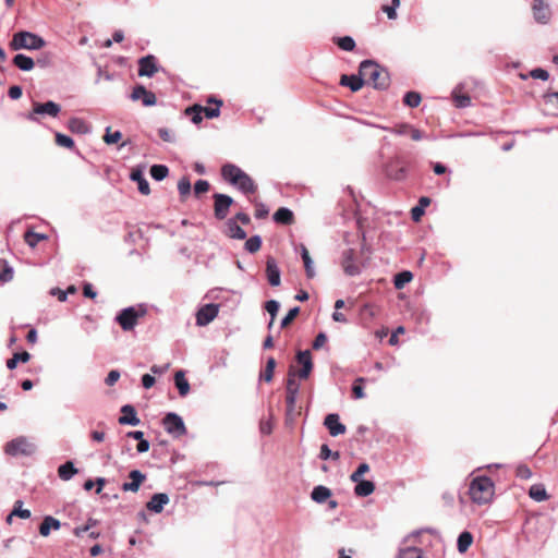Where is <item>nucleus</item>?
<instances>
[{
  "mask_svg": "<svg viewBox=\"0 0 558 558\" xmlns=\"http://www.w3.org/2000/svg\"><path fill=\"white\" fill-rule=\"evenodd\" d=\"M221 177L229 184L235 186L245 195H253L257 191V184L240 167L226 163L221 167Z\"/></svg>",
  "mask_w": 558,
  "mask_h": 558,
  "instance_id": "nucleus-1",
  "label": "nucleus"
},
{
  "mask_svg": "<svg viewBox=\"0 0 558 558\" xmlns=\"http://www.w3.org/2000/svg\"><path fill=\"white\" fill-rule=\"evenodd\" d=\"M469 495L477 505H487L495 495V484L488 476H476L470 482Z\"/></svg>",
  "mask_w": 558,
  "mask_h": 558,
  "instance_id": "nucleus-2",
  "label": "nucleus"
},
{
  "mask_svg": "<svg viewBox=\"0 0 558 558\" xmlns=\"http://www.w3.org/2000/svg\"><path fill=\"white\" fill-rule=\"evenodd\" d=\"M359 73L363 77L365 84L373 85L375 88L385 89L389 85V75L387 71L374 61L365 60L361 62Z\"/></svg>",
  "mask_w": 558,
  "mask_h": 558,
  "instance_id": "nucleus-3",
  "label": "nucleus"
},
{
  "mask_svg": "<svg viewBox=\"0 0 558 558\" xmlns=\"http://www.w3.org/2000/svg\"><path fill=\"white\" fill-rule=\"evenodd\" d=\"M365 248V238L363 236L360 253H356L354 248L343 251L341 266L345 275L356 276L361 272L362 267L365 266V263L361 259Z\"/></svg>",
  "mask_w": 558,
  "mask_h": 558,
  "instance_id": "nucleus-4",
  "label": "nucleus"
},
{
  "mask_svg": "<svg viewBox=\"0 0 558 558\" xmlns=\"http://www.w3.org/2000/svg\"><path fill=\"white\" fill-rule=\"evenodd\" d=\"M45 45L44 38L26 31L15 33L10 41V48L14 51L21 49L38 50L45 47Z\"/></svg>",
  "mask_w": 558,
  "mask_h": 558,
  "instance_id": "nucleus-5",
  "label": "nucleus"
},
{
  "mask_svg": "<svg viewBox=\"0 0 558 558\" xmlns=\"http://www.w3.org/2000/svg\"><path fill=\"white\" fill-rule=\"evenodd\" d=\"M146 313V308L142 305L137 307L131 306L122 310L116 319L123 330L129 331L135 327L138 318L144 317Z\"/></svg>",
  "mask_w": 558,
  "mask_h": 558,
  "instance_id": "nucleus-6",
  "label": "nucleus"
},
{
  "mask_svg": "<svg viewBox=\"0 0 558 558\" xmlns=\"http://www.w3.org/2000/svg\"><path fill=\"white\" fill-rule=\"evenodd\" d=\"M296 373L293 365L290 366L288 372L287 387H286V403L287 412L292 413L295 409L296 397L299 393L300 385L296 383Z\"/></svg>",
  "mask_w": 558,
  "mask_h": 558,
  "instance_id": "nucleus-7",
  "label": "nucleus"
},
{
  "mask_svg": "<svg viewBox=\"0 0 558 558\" xmlns=\"http://www.w3.org/2000/svg\"><path fill=\"white\" fill-rule=\"evenodd\" d=\"M4 451L13 457L31 456L35 451V446L26 437H17L5 445Z\"/></svg>",
  "mask_w": 558,
  "mask_h": 558,
  "instance_id": "nucleus-8",
  "label": "nucleus"
},
{
  "mask_svg": "<svg viewBox=\"0 0 558 558\" xmlns=\"http://www.w3.org/2000/svg\"><path fill=\"white\" fill-rule=\"evenodd\" d=\"M60 111V105L54 101L49 100L47 102H34L32 111L27 114V119L34 122H38L39 114H47L49 117L56 118Z\"/></svg>",
  "mask_w": 558,
  "mask_h": 558,
  "instance_id": "nucleus-9",
  "label": "nucleus"
},
{
  "mask_svg": "<svg viewBox=\"0 0 558 558\" xmlns=\"http://www.w3.org/2000/svg\"><path fill=\"white\" fill-rule=\"evenodd\" d=\"M162 424L167 433L180 437L186 434V427L183 420L175 413H168L162 418Z\"/></svg>",
  "mask_w": 558,
  "mask_h": 558,
  "instance_id": "nucleus-10",
  "label": "nucleus"
},
{
  "mask_svg": "<svg viewBox=\"0 0 558 558\" xmlns=\"http://www.w3.org/2000/svg\"><path fill=\"white\" fill-rule=\"evenodd\" d=\"M214 215L218 220H223L229 213L230 206L233 204L231 196L226 194H214Z\"/></svg>",
  "mask_w": 558,
  "mask_h": 558,
  "instance_id": "nucleus-11",
  "label": "nucleus"
},
{
  "mask_svg": "<svg viewBox=\"0 0 558 558\" xmlns=\"http://www.w3.org/2000/svg\"><path fill=\"white\" fill-rule=\"evenodd\" d=\"M532 13L535 22L547 24L551 19V10L545 0H534L532 4Z\"/></svg>",
  "mask_w": 558,
  "mask_h": 558,
  "instance_id": "nucleus-12",
  "label": "nucleus"
},
{
  "mask_svg": "<svg viewBox=\"0 0 558 558\" xmlns=\"http://www.w3.org/2000/svg\"><path fill=\"white\" fill-rule=\"evenodd\" d=\"M296 363L302 366L299 371L295 369L296 376L301 379L308 378V376L313 369V361H312L311 352L308 350L300 351L296 354Z\"/></svg>",
  "mask_w": 558,
  "mask_h": 558,
  "instance_id": "nucleus-13",
  "label": "nucleus"
},
{
  "mask_svg": "<svg viewBox=\"0 0 558 558\" xmlns=\"http://www.w3.org/2000/svg\"><path fill=\"white\" fill-rule=\"evenodd\" d=\"M131 99L134 101H142L145 107L155 106L157 102L156 95L147 90L143 85H136L131 94Z\"/></svg>",
  "mask_w": 558,
  "mask_h": 558,
  "instance_id": "nucleus-14",
  "label": "nucleus"
},
{
  "mask_svg": "<svg viewBox=\"0 0 558 558\" xmlns=\"http://www.w3.org/2000/svg\"><path fill=\"white\" fill-rule=\"evenodd\" d=\"M219 308L216 304H206L202 306L196 313V324L198 326H206L213 322L218 315Z\"/></svg>",
  "mask_w": 558,
  "mask_h": 558,
  "instance_id": "nucleus-15",
  "label": "nucleus"
},
{
  "mask_svg": "<svg viewBox=\"0 0 558 558\" xmlns=\"http://www.w3.org/2000/svg\"><path fill=\"white\" fill-rule=\"evenodd\" d=\"M324 425L333 437L345 433L347 427L340 422V417L336 413L328 414L324 420Z\"/></svg>",
  "mask_w": 558,
  "mask_h": 558,
  "instance_id": "nucleus-16",
  "label": "nucleus"
},
{
  "mask_svg": "<svg viewBox=\"0 0 558 558\" xmlns=\"http://www.w3.org/2000/svg\"><path fill=\"white\" fill-rule=\"evenodd\" d=\"M158 68L156 58L151 54L143 57L138 60V75L151 77L157 73Z\"/></svg>",
  "mask_w": 558,
  "mask_h": 558,
  "instance_id": "nucleus-17",
  "label": "nucleus"
},
{
  "mask_svg": "<svg viewBox=\"0 0 558 558\" xmlns=\"http://www.w3.org/2000/svg\"><path fill=\"white\" fill-rule=\"evenodd\" d=\"M266 276L270 286L278 287L280 284V270L276 259L271 256H268L266 260Z\"/></svg>",
  "mask_w": 558,
  "mask_h": 558,
  "instance_id": "nucleus-18",
  "label": "nucleus"
},
{
  "mask_svg": "<svg viewBox=\"0 0 558 558\" xmlns=\"http://www.w3.org/2000/svg\"><path fill=\"white\" fill-rule=\"evenodd\" d=\"M122 415L119 417V424L136 426L140 424L135 408L131 404H125L121 408Z\"/></svg>",
  "mask_w": 558,
  "mask_h": 558,
  "instance_id": "nucleus-19",
  "label": "nucleus"
},
{
  "mask_svg": "<svg viewBox=\"0 0 558 558\" xmlns=\"http://www.w3.org/2000/svg\"><path fill=\"white\" fill-rule=\"evenodd\" d=\"M130 179L137 183V189L141 194L148 195L150 193L149 183L144 177L143 169L140 167L133 168L130 173Z\"/></svg>",
  "mask_w": 558,
  "mask_h": 558,
  "instance_id": "nucleus-20",
  "label": "nucleus"
},
{
  "mask_svg": "<svg viewBox=\"0 0 558 558\" xmlns=\"http://www.w3.org/2000/svg\"><path fill=\"white\" fill-rule=\"evenodd\" d=\"M129 477L131 482L124 483L122 485V490L124 492L136 493L140 489L142 483L146 480V475L138 470L131 471Z\"/></svg>",
  "mask_w": 558,
  "mask_h": 558,
  "instance_id": "nucleus-21",
  "label": "nucleus"
},
{
  "mask_svg": "<svg viewBox=\"0 0 558 558\" xmlns=\"http://www.w3.org/2000/svg\"><path fill=\"white\" fill-rule=\"evenodd\" d=\"M169 502V497L167 494L158 493L155 494L150 500L147 502L146 507L148 510L159 513L162 511L165 505Z\"/></svg>",
  "mask_w": 558,
  "mask_h": 558,
  "instance_id": "nucleus-22",
  "label": "nucleus"
},
{
  "mask_svg": "<svg viewBox=\"0 0 558 558\" xmlns=\"http://www.w3.org/2000/svg\"><path fill=\"white\" fill-rule=\"evenodd\" d=\"M363 77L359 75H341L340 77V85L348 86L352 92L360 90L364 85Z\"/></svg>",
  "mask_w": 558,
  "mask_h": 558,
  "instance_id": "nucleus-23",
  "label": "nucleus"
},
{
  "mask_svg": "<svg viewBox=\"0 0 558 558\" xmlns=\"http://www.w3.org/2000/svg\"><path fill=\"white\" fill-rule=\"evenodd\" d=\"M274 220L279 225L291 226L294 223V214L286 207H280L274 214Z\"/></svg>",
  "mask_w": 558,
  "mask_h": 558,
  "instance_id": "nucleus-24",
  "label": "nucleus"
},
{
  "mask_svg": "<svg viewBox=\"0 0 558 558\" xmlns=\"http://www.w3.org/2000/svg\"><path fill=\"white\" fill-rule=\"evenodd\" d=\"M227 226V235L232 239L244 240L246 238V232L238 225L235 219H229L226 223Z\"/></svg>",
  "mask_w": 558,
  "mask_h": 558,
  "instance_id": "nucleus-25",
  "label": "nucleus"
},
{
  "mask_svg": "<svg viewBox=\"0 0 558 558\" xmlns=\"http://www.w3.org/2000/svg\"><path fill=\"white\" fill-rule=\"evenodd\" d=\"M207 102L214 104L215 107H203L202 113L207 119L218 118L220 116V107L222 106V100L216 99L215 97H209Z\"/></svg>",
  "mask_w": 558,
  "mask_h": 558,
  "instance_id": "nucleus-26",
  "label": "nucleus"
},
{
  "mask_svg": "<svg viewBox=\"0 0 558 558\" xmlns=\"http://www.w3.org/2000/svg\"><path fill=\"white\" fill-rule=\"evenodd\" d=\"M61 526V523L59 520L54 519L53 517H46L41 524L39 525V534L44 537H47L50 534V530H59Z\"/></svg>",
  "mask_w": 558,
  "mask_h": 558,
  "instance_id": "nucleus-27",
  "label": "nucleus"
},
{
  "mask_svg": "<svg viewBox=\"0 0 558 558\" xmlns=\"http://www.w3.org/2000/svg\"><path fill=\"white\" fill-rule=\"evenodd\" d=\"M355 483L354 493L359 497L369 496L375 490V484L371 481L360 480V482Z\"/></svg>",
  "mask_w": 558,
  "mask_h": 558,
  "instance_id": "nucleus-28",
  "label": "nucleus"
},
{
  "mask_svg": "<svg viewBox=\"0 0 558 558\" xmlns=\"http://www.w3.org/2000/svg\"><path fill=\"white\" fill-rule=\"evenodd\" d=\"M13 64L22 71H32L35 68V61L23 53H19L13 58Z\"/></svg>",
  "mask_w": 558,
  "mask_h": 558,
  "instance_id": "nucleus-29",
  "label": "nucleus"
},
{
  "mask_svg": "<svg viewBox=\"0 0 558 558\" xmlns=\"http://www.w3.org/2000/svg\"><path fill=\"white\" fill-rule=\"evenodd\" d=\"M529 496L535 501H545L549 498L543 484H534L529 489Z\"/></svg>",
  "mask_w": 558,
  "mask_h": 558,
  "instance_id": "nucleus-30",
  "label": "nucleus"
},
{
  "mask_svg": "<svg viewBox=\"0 0 558 558\" xmlns=\"http://www.w3.org/2000/svg\"><path fill=\"white\" fill-rule=\"evenodd\" d=\"M331 496V490L323 485H318L314 487L311 497L317 504L325 502Z\"/></svg>",
  "mask_w": 558,
  "mask_h": 558,
  "instance_id": "nucleus-31",
  "label": "nucleus"
},
{
  "mask_svg": "<svg viewBox=\"0 0 558 558\" xmlns=\"http://www.w3.org/2000/svg\"><path fill=\"white\" fill-rule=\"evenodd\" d=\"M174 384L179 390L180 396L184 397L190 391V384L187 379L185 378V375L182 371H178L174 374Z\"/></svg>",
  "mask_w": 558,
  "mask_h": 558,
  "instance_id": "nucleus-32",
  "label": "nucleus"
},
{
  "mask_svg": "<svg viewBox=\"0 0 558 558\" xmlns=\"http://www.w3.org/2000/svg\"><path fill=\"white\" fill-rule=\"evenodd\" d=\"M68 128L71 132L77 134H86L89 131L87 123L80 118H72L69 120Z\"/></svg>",
  "mask_w": 558,
  "mask_h": 558,
  "instance_id": "nucleus-33",
  "label": "nucleus"
},
{
  "mask_svg": "<svg viewBox=\"0 0 558 558\" xmlns=\"http://www.w3.org/2000/svg\"><path fill=\"white\" fill-rule=\"evenodd\" d=\"M472 543H473V535L468 531L462 532L459 535L458 542H457V547H458L459 553H461V554L466 553L468 549L471 547Z\"/></svg>",
  "mask_w": 558,
  "mask_h": 558,
  "instance_id": "nucleus-34",
  "label": "nucleus"
},
{
  "mask_svg": "<svg viewBox=\"0 0 558 558\" xmlns=\"http://www.w3.org/2000/svg\"><path fill=\"white\" fill-rule=\"evenodd\" d=\"M202 110H203V106L195 104L191 107H187L185 109L184 113H185V116L191 118L193 123L199 124L203 120Z\"/></svg>",
  "mask_w": 558,
  "mask_h": 558,
  "instance_id": "nucleus-35",
  "label": "nucleus"
},
{
  "mask_svg": "<svg viewBox=\"0 0 558 558\" xmlns=\"http://www.w3.org/2000/svg\"><path fill=\"white\" fill-rule=\"evenodd\" d=\"M76 473L77 470L74 468V464L71 461L65 462L58 469V474L63 481L70 480Z\"/></svg>",
  "mask_w": 558,
  "mask_h": 558,
  "instance_id": "nucleus-36",
  "label": "nucleus"
},
{
  "mask_svg": "<svg viewBox=\"0 0 558 558\" xmlns=\"http://www.w3.org/2000/svg\"><path fill=\"white\" fill-rule=\"evenodd\" d=\"M301 256H302V259L304 263L306 276L308 278H313L315 276L314 268H313V262L310 256L308 250L304 245H301Z\"/></svg>",
  "mask_w": 558,
  "mask_h": 558,
  "instance_id": "nucleus-37",
  "label": "nucleus"
},
{
  "mask_svg": "<svg viewBox=\"0 0 558 558\" xmlns=\"http://www.w3.org/2000/svg\"><path fill=\"white\" fill-rule=\"evenodd\" d=\"M333 43L344 51H352L355 48V41L350 36L335 37Z\"/></svg>",
  "mask_w": 558,
  "mask_h": 558,
  "instance_id": "nucleus-38",
  "label": "nucleus"
},
{
  "mask_svg": "<svg viewBox=\"0 0 558 558\" xmlns=\"http://www.w3.org/2000/svg\"><path fill=\"white\" fill-rule=\"evenodd\" d=\"M94 525H95V522L89 520L87 524H85L83 526L75 527L74 534L76 536H84L85 533H88L89 537L95 538V537L99 536L100 532L93 531Z\"/></svg>",
  "mask_w": 558,
  "mask_h": 558,
  "instance_id": "nucleus-39",
  "label": "nucleus"
},
{
  "mask_svg": "<svg viewBox=\"0 0 558 558\" xmlns=\"http://www.w3.org/2000/svg\"><path fill=\"white\" fill-rule=\"evenodd\" d=\"M413 279V275L411 271L404 270L395 276V287L396 289H402L407 283H409Z\"/></svg>",
  "mask_w": 558,
  "mask_h": 558,
  "instance_id": "nucleus-40",
  "label": "nucleus"
},
{
  "mask_svg": "<svg viewBox=\"0 0 558 558\" xmlns=\"http://www.w3.org/2000/svg\"><path fill=\"white\" fill-rule=\"evenodd\" d=\"M398 558H426L418 547H407L401 549Z\"/></svg>",
  "mask_w": 558,
  "mask_h": 558,
  "instance_id": "nucleus-41",
  "label": "nucleus"
},
{
  "mask_svg": "<svg viewBox=\"0 0 558 558\" xmlns=\"http://www.w3.org/2000/svg\"><path fill=\"white\" fill-rule=\"evenodd\" d=\"M169 174V169L167 166H163V165H154L151 166L150 168V175L157 180V181H161L163 180L165 178H167Z\"/></svg>",
  "mask_w": 558,
  "mask_h": 558,
  "instance_id": "nucleus-42",
  "label": "nucleus"
},
{
  "mask_svg": "<svg viewBox=\"0 0 558 558\" xmlns=\"http://www.w3.org/2000/svg\"><path fill=\"white\" fill-rule=\"evenodd\" d=\"M13 279V269L4 259H0V281L9 282Z\"/></svg>",
  "mask_w": 558,
  "mask_h": 558,
  "instance_id": "nucleus-43",
  "label": "nucleus"
},
{
  "mask_svg": "<svg viewBox=\"0 0 558 558\" xmlns=\"http://www.w3.org/2000/svg\"><path fill=\"white\" fill-rule=\"evenodd\" d=\"M276 367V360L274 357H269L266 363V367L264 372L260 374V379L269 383L272 380L274 372Z\"/></svg>",
  "mask_w": 558,
  "mask_h": 558,
  "instance_id": "nucleus-44",
  "label": "nucleus"
},
{
  "mask_svg": "<svg viewBox=\"0 0 558 558\" xmlns=\"http://www.w3.org/2000/svg\"><path fill=\"white\" fill-rule=\"evenodd\" d=\"M421 101L422 97L416 92H408L403 97L404 105L409 106L410 108L418 107Z\"/></svg>",
  "mask_w": 558,
  "mask_h": 558,
  "instance_id": "nucleus-45",
  "label": "nucleus"
},
{
  "mask_svg": "<svg viewBox=\"0 0 558 558\" xmlns=\"http://www.w3.org/2000/svg\"><path fill=\"white\" fill-rule=\"evenodd\" d=\"M45 239L46 236L44 234H39L31 230L26 231L24 234V240L31 247H35L41 240Z\"/></svg>",
  "mask_w": 558,
  "mask_h": 558,
  "instance_id": "nucleus-46",
  "label": "nucleus"
},
{
  "mask_svg": "<svg viewBox=\"0 0 558 558\" xmlns=\"http://www.w3.org/2000/svg\"><path fill=\"white\" fill-rule=\"evenodd\" d=\"M262 240L259 235H253L245 242V250L250 253H256L260 250Z\"/></svg>",
  "mask_w": 558,
  "mask_h": 558,
  "instance_id": "nucleus-47",
  "label": "nucleus"
},
{
  "mask_svg": "<svg viewBox=\"0 0 558 558\" xmlns=\"http://www.w3.org/2000/svg\"><path fill=\"white\" fill-rule=\"evenodd\" d=\"M364 381H365V379L363 377H359L355 379L353 387H352V393L355 399H362L365 397L364 388H363Z\"/></svg>",
  "mask_w": 558,
  "mask_h": 558,
  "instance_id": "nucleus-48",
  "label": "nucleus"
},
{
  "mask_svg": "<svg viewBox=\"0 0 558 558\" xmlns=\"http://www.w3.org/2000/svg\"><path fill=\"white\" fill-rule=\"evenodd\" d=\"M265 308H266V311L271 316V319H270L269 325H268V328H271L272 324H274V320H275V317H276V315L278 313V310H279V303L277 301H275V300L267 301L266 304H265Z\"/></svg>",
  "mask_w": 558,
  "mask_h": 558,
  "instance_id": "nucleus-49",
  "label": "nucleus"
},
{
  "mask_svg": "<svg viewBox=\"0 0 558 558\" xmlns=\"http://www.w3.org/2000/svg\"><path fill=\"white\" fill-rule=\"evenodd\" d=\"M22 501L17 500L14 506L13 512L8 517V522H11L12 515H17L22 519H28L31 517V511L27 509H21Z\"/></svg>",
  "mask_w": 558,
  "mask_h": 558,
  "instance_id": "nucleus-50",
  "label": "nucleus"
},
{
  "mask_svg": "<svg viewBox=\"0 0 558 558\" xmlns=\"http://www.w3.org/2000/svg\"><path fill=\"white\" fill-rule=\"evenodd\" d=\"M56 143L57 145L69 149H72L74 147V141L70 136L61 133L56 134Z\"/></svg>",
  "mask_w": 558,
  "mask_h": 558,
  "instance_id": "nucleus-51",
  "label": "nucleus"
},
{
  "mask_svg": "<svg viewBox=\"0 0 558 558\" xmlns=\"http://www.w3.org/2000/svg\"><path fill=\"white\" fill-rule=\"evenodd\" d=\"M178 190H179V193L182 197H185L190 194L191 192V182H190V179L187 177H183L180 179V181L178 182Z\"/></svg>",
  "mask_w": 558,
  "mask_h": 558,
  "instance_id": "nucleus-52",
  "label": "nucleus"
},
{
  "mask_svg": "<svg viewBox=\"0 0 558 558\" xmlns=\"http://www.w3.org/2000/svg\"><path fill=\"white\" fill-rule=\"evenodd\" d=\"M515 475L521 480H530L532 477V471L527 464L520 463L515 469Z\"/></svg>",
  "mask_w": 558,
  "mask_h": 558,
  "instance_id": "nucleus-53",
  "label": "nucleus"
},
{
  "mask_svg": "<svg viewBox=\"0 0 558 558\" xmlns=\"http://www.w3.org/2000/svg\"><path fill=\"white\" fill-rule=\"evenodd\" d=\"M369 471V465L367 463H361L357 469L351 474L350 480L352 482H360L362 476Z\"/></svg>",
  "mask_w": 558,
  "mask_h": 558,
  "instance_id": "nucleus-54",
  "label": "nucleus"
},
{
  "mask_svg": "<svg viewBox=\"0 0 558 558\" xmlns=\"http://www.w3.org/2000/svg\"><path fill=\"white\" fill-rule=\"evenodd\" d=\"M300 308L293 307L291 308L288 314L283 317L281 320V328H287L299 315Z\"/></svg>",
  "mask_w": 558,
  "mask_h": 558,
  "instance_id": "nucleus-55",
  "label": "nucleus"
},
{
  "mask_svg": "<svg viewBox=\"0 0 558 558\" xmlns=\"http://www.w3.org/2000/svg\"><path fill=\"white\" fill-rule=\"evenodd\" d=\"M254 205H255V211H254L255 218L265 219L269 214V210L266 207V205H264L262 203H254Z\"/></svg>",
  "mask_w": 558,
  "mask_h": 558,
  "instance_id": "nucleus-56",
  "label": "nucleus"
},
{
  "mask_svg": "<svg viewBox=\"0 0 558 558\" xmlns=\"http://www.w3.org/2000/svg\"><path fill=\"white\" fill-rule=\"evenodd\" d=\"M209 183L205 180H198L195 184H194V193L196 196H199L201 194L203 193H206L208 192L209 190Z\"/></svg>",
  "mask_w": 558,
  "mask_h": 558,
  "instance_id": "nucleus-57",
  "label": "nucleus"
},
{
  "mask_svg": "<svg viewBox=\"0 0 558 558\" xmlns=\"http://www.w3.org/2000/svg\"><path fill=\"white\" fill-rule=\"evenodd\" d=\"M123 138V135L119 131L111 132L109 128H107V145L116 144Z\"/></svg>",
  "mask_w": 558,
  "mask_h": 558,
  "instance_id": "nucleus-58",
  "label": "nucleus"
},
{
  "mask_svg": "<svg viewBox=\"0 0 558 558\" xmlns=\"http://www.w3.org/2000/svg\"><path fill=\"white\" fill-rule=\"evenodd\" d=\"M158 135L163 142H173L174 141V134L173 132L168 128H160L158 130Z\"/></svg>",
  "mask_w": 558,
  "mask_h": 558,
  "instance_id": "nucleus-59",
  "label": "nucleus"
},
{
  "mask_svg": "<svg viewBox=\"0 0 558 558\" xmlns=\"http://www.w3.org/2000/svg\"><path fill=\"white\" fill-rule=\"evenodd\" d=\"M530 76L536 80L547 81L549 77V73L542 68H536L530 72Z\"/></svg>",
  "mask_w": 558,
  "mask_h": 558,
  "instance_id": "nucleus-60",
  "label": "nucleus"
},
{
  "mask_svg": "<svg viewBox=\"0 0 558 558\" xmlns=\"http://www.w3.org/2000/svg\"><path fill=\"white\" fill-rule=\"evenodd\" d=\"M327 342V336L324 332H319L313 341V349L318 350Z\"/></svg>",
  "mask_w": 558,
  "mask_h": 558,
  "instance_id": "nucleus-61",
  "label": "nucleus"
},
{
  "mask_svg": "<svg viewBox=\"0 0 558 558\" xmlns=\"http://www.w3.org/2000/svg\"><path fill=\"white\" fill-rule=\"evenodd\" d=\"M388 175L395 180H402L405 177V169L399 168L398 170H393L390 167L388 168Z\"/></svg>",
  "mask_w": 558,
  "mask_h": 558,
  "instance_id": "nucleus-62",
  "label": "nucleus"
},
{
  "mask_svg": "<svg viewBox=\"0 0 558 558\" xmlns=\"http://www.w3.org/2000/svg\"><path fill=\"white\" fill-rule=\"evenodd\" d=\"M411 125L408 124V123H401V124H397L395 128H392L390 131L392 133H396L398 135H405L409 133V130H410Z\"/></svg>",
  "mask_w": 558,
  "mask_h": 558,
  "instance_id": "nucleus-63",
  "label": "nucleus"
},
{
  "mask_svg": "<svg viewBox=\"0 0 558 558\" xmlns=\"http://www.w3.org/2000/svg\"><path fill=\"white\" fill-rule=\"evenodd\" d=\"M260 433L264 435H269L272 432V424L270 420H262L259 423Z\"/></svg>",
  "mask_w": 558,
  "mask_h": 558,
  "instance_id": "nucleus-64",
  "label": "nucleus"
}]
</instances>
